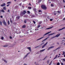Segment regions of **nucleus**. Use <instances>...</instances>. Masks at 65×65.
Instances as JSON below:
<instances>
[{
    "label": "nucleus",
    "instance_id": "obj_57",
    "mask_svg": "<svg viewBox=\"0 0 65 65\" xmlns=\"http://www.w3.org/2000/svg\"><path fill=\"white\" fill-rule=\"evenodd\" d=\"M63 2H65V1H64V0H63Z\"/></svg>",
    "mask_w": 65,
    "mask_h": 65
},
{
    "label": "nucleus",
    "instance_id": "obj_26",
    "mask_svg": "<svg viewBox=\"0 0 65 65\" xmlns=\"http://www.w3.org/2000/svg\"><path fill=\"white\" fill-rule=\"evenodd\" d=\"M50 49H51V47H49L47 49V50H50Z\"/></svg>",
    "mask_w": 65,
    "mask_h": 65
},
{
    "label": "nucleus",
    "instance_id": "obj_50",
    "mask_svg": "<svg viewBox=\"0 0 65 65\" xmlns=\"http://www.w3.org/2000/svg\"><path fill=\"white\" fill-rule=\"evenodd\" d=\"M24 23H26V21L25 20L24 21Z\"/></svg>",
    "mask_w": 65,
    "mask_h": 65
},
{
    "label": "nucleus",
    "instance_id": "obj_38",
    "mask_svg": "<svg viewBox=\"0 0 65 65\" xmlns=\"http://www.w3.org/2000/svg\"><path fill=\"white\" fill-rule=\"evenodd\" d=\"M10 22L11 23H12V21L11 20V19H10Z\"/></svg>",
    "mask_w": 65,
    "mask_h": 65
},
{
    "label": "nucleus",
    "instance_id": "obj_15",
    "mask_svg": "<svg viewBox=\"0 0 65 65\" xmlns=\"http://www.w3.org/2000/svg\"><path fill=\"white\" fill-rule=\"evenodd\" d=\"M3 23L5 26H6V22H5L4 21L3 22Z\"/></svg>",
    "mask_w": 65,
    "mask_h": 65
},
{
    "label": "nucleus",
    "instance_id": "obj_48",
    "mask_svg": "<svg viewBox=\"0 0 65 65\" xmlns=\"http://www.w3.org/2000/svg\"><path fill=\"white\" fill-rule=\"evenodd\" d=\"M61 65H63V63H61Z\"/></svg>",
    "mask_w": 65,
    "mask_h": 65
},
{
    "label": "nucleus",
    "instance_id": "obj_7",
    "mask_svg": "<svg viewBox=\"0 0 65 65\" xmlns=\"http://www.w3.org/2000/svg\"><path fill=\"white\" fill-rule=\"evenodd\" d=\"M60 35V34H58L55 36V37H58Z\"/></svg>",
    "mask_w": 65,
    "mask_h": 65
},
{
    "label": "nucleus",
    "instance_id": "obj_21",
    "mask_svg": "<svg viewBox=\"0 0 65 65\" xmlns=\"http://www.w3.org/2000/svg\"><path fill=\"white\" fill-rule=\"evenodd\" d=\"M62 28L61 29H59L58 30V31H61V30H62Z\"/></svg>",
    "mask_w": 65,
    "mask_h": 65
},
{
    "label": "nucleus",
    "instance_id": "obj_59",
    "mask_svg": "<svg viewBox=\"0 0 65 65\" xmlns=\"http://www.w3.org/2000/svg\"><path fill=\"white\" fill-rule=\"evenodd\" d=\"M29 5H30V6H31V4H29Z\"/></svg>",
    "mask_w": 65,
    "mask_h": 65
},
{
    "label": "nucleus",
    "instance_id": "obj_60",
    "mask_svg": "<svg viewBox=\"0 0 65 65\" xmlns=\"http://www.w3.org/2000/svg\"><path fill=\"white\" fill-rule=\"evenodd\" d=\"M63 39H65V38H63Z\"/></svg>",
    "mask_w": 65,
    "mask_h": 65
},
{
    "label": "nucleus",
    "instance_id": "obj_34",
    "mask_svg": "<svg viewBox=\"0 0 65 65\" xmlns=\"http://www.w3.org/2000/svg\"><path fill=\"white\" fill-rule=\"evenodd\" d=\"M56 12H54V15H56Z\"/></svg>",
    "mask_w": 65,
    "mask_h": 65
},
{
    "label": "nucleus",
    "instance_id": "obj_27",
    "mask_svg": "<svg viewBox=\"0 0 65 65\" xmlns=\"http://www.w3.org/2000/svg\"><path fill=\"white\" fill-rule=\"evenodd\" d=\"M4 47H7L8 45H5L4 46Z\"/></svg>",
    "mask_w": 65,
    "mask_h": 65
},
{
    "label": "nucleus",
    "instance_id": "obj_44",
    "mask_svg": "<svg viewBox=\"0 0 65 65\" xmlns=\"http://www.w3.org/2000/svg\"><path fill=\"white\" fill-rule=\"evenodd\" d=\"M64 54H65V52H63V55H64Z\"/></svg>",
    "mask_w": 65,
    "mask_h": 65
},
{
    "label": "nucleus",
    "instance_id": "obj_58",
    "mask_svg": "<svg viewBox=\"0 0 65 65\" xmlns=\"http://www.w3.org/2000/svg\"><path fill=\"white\" fill-rule=\"evenodd\" d=\"M29 5H30V6H31V4H29Z\"/></svg>",
    "mask_w": 65,
    "mask_h": 65
},
{
    "label": "nucleus",
    "instance_id": "obj_39",
    "mask_svg": "<svg viewBox=\"0 0 65 65\" xmlns=\"http://www.w3.org/2000/svg\"><path fill=\"white\" fill-rule=\"evenodd\" d=\"M37 53L38 54H40V52H38Z\"/></svg>",
    "mask_w": 65,
    "mask_h": 65
},
{
    "label": "nucleus",
    "instance_id": "obj_20",
    "mask_svg": "<svg viewBox=\"0 0 65 65\" xmlns=\"http://www.w3.org/2000/svg\"><path fill=\"white\" fill-rule=\"evenodd\" d=\"M26 27V25H24L22 26V28H24Z\"/></svg>",
    "mask_w": 65,
    "mask_h": 65
},
{
    "label": "nucleus",
    "instance_id": "obj_5",
    "mask_svg": "<svg viewBox=\"0 0 65 65\" xmlns=\"http://www.w3.org/2000/svg\"><path fill=\"white\" fill-rule=\"evenodd\" d=\"M49 38V37H48V38H46L45 39H44V40H43L42 41V42H43L44 41H45V40H47V39H48V38Z\"/></svg>",
    "mask_w": 65,
    "mask_h": 65
},
{
    "label": "nucleus",
    "instance_id": "obj_1",
    "mask_svg": "<svg viewBox=\"0 0 65 65\" xmlns=\"http://www.w3.org/2000/svg\"><path fill=\"white\" fill-rule=\"evenodd\" d=\"M41 7L42 9H44L45 10H46V9L47 8L44 5H42L41 6Z\"/></svg>",
    "mask_w": 65,
    "mask_h": 65
},
{
    "label": "nucleus",
    "instance_id": "obj_13",
    "mask_svg": "<svg viewBox=\"0 0 65 65\" xmlns=\"http://www.w3.org/2000/svg\"><path fill=\"white\" fill-rule=\"evenodd\" d=\"M43 37H42L40 38H39V39L37 40H37H40V39H42V38H43Z\"/></svg>",
    "mask_w": 65,
    "mask_h": 65
},
{
    "label": "nucleus",
    "instance_id": "obj_46",
    "mask_svg": "<svg viewBox=\"0 0 65 65\" xmlns=\"http://www.w3.org/2000/svg\"><path fill=\"white\" fill-rule=\"evenodd\" d=\"M27 12H28V13H30V11H27Z\"/></svg>",
    "mask_w": 65,
    "mask_h": 65
},
{
    "label": "nucleus",
    "instance_id": "obj_41",
    "mask_svg": "<svg viewBox=\"0 0 65 65\" xmlns=\"http://www.w3.org/2000/svg\"><path fill=\"white\" fill-rule=\"evenodd\" d=\"M63 61H65V59H63Z\"/></svg>",
    "mask_w": 65,
    "mask_h": 65
},
{
    "label": "nucleus",
    "instance_id": "obj_49",
    "mask_svg": "<svg viewBox=\"0 0 65 65\" xmlns=\"http://www.w3.org/2000/svg\"><path fill=\"white\" fill-rule=\"evenodd\" d=\"M0 17L1 18H3V16H0Z\"/></svg>",
    "mask_w": 65,
    "mask_h": 65
},
{
    "label": "nucleus",
    "instance_id": "obj_47",
    "mask_svg": "<svg viewBox=\"0 0 65 65\" xmlns=\"http://www.w3.org/2000/svg\"><path fill=\"white\" fill-rule=\"evenodd\" d=\"M9 4H8V5H7V7H8V6H9Z\"/></svg>",
    "mask_w": 65,
    "mask_h": 65
},
{
    "label": "nucleus",
    "instance_id": "obj_63",
    "mask_svg": "<svg viewBox=\"0 0 65 65\" xmlns=\"http://www.w3.org/2000/svg\"><path fill=\"white\" fill-rule=\"evenodd\" d=\"M36 30H37V29H35V30L36 31Z\"/></svg>",
    "mask_w": 65,
    "mask_h": 65
},
{
    "label": "nucleus",
    "instance_id": "obj_35",
    "mask_svg": "<svg viewBox=\"0 0 65 65\" xmlns=\"http://www.w3.org/2000/svg\"><path fill=\"white\" fill-rule=\"evenodd\" d=\"M51 6H54V5H53V4H52L51 5Z\"/></svg>",
    "mask_w": 65,
    "mask_h": 65
},
{
    "label": "nucleus",
    "instance_id": "obj_43",
    "mask_svg": "<svg viewBox=\"0 0 65 65\" xmlns=\"http://www.w3.org/2000/svg\"><path fill=\"white\" fill-rule=\"evenodd\" d=\"M57 12H58V13H60V12L59 11H58Z\"/></svg>",
    "mask_w": 65,
    "mask_h": 65
},
{
    "label": "nucleus",
    "instance_id": "obj_33",
    "mask_svg": "<svg viewBox=\"0 0 65 65\" xmlns=\"http://www.w3.org/2000/svg\"><path fill=\"white\" fill-rule=\"evenodd\" d=\"M8 25H9V21H8Z\"/></svg>",
    "mask_w": 65,
    "mask_h": 65
},
{
    "label": "nucleus",
    "instance_id": "obj_23",
    "mask_svg": "<svg viewBox=\"0 0 65 65\" xmlns=\"http://www.w3.org/2000/svg\"><path fill=\"white\" fill-rule=\"evenodd\" d=\"M55 33H53L52 34H51V35H54V34H55Z\"/></svg>",
    "mask_w": 65,
    "mask_h": 65
},
{
    "label": "nucleus",
    "instance_id": "obj_54",
    "mask_svg": "<svg viewBox=\"0 0 65 65\" xmlns=\"http://www.w3.org/2000/svg\"><path fill=\"white\" fill-rule=\"evenodd\" d=\"M63 20H65V18H63Z\"/></svg>",
    "mask_w": 65,
    "mask_h": 65
},
{
    "label": "nucleus",
    "instance_id": "obj_4",
    "mask_svg": "<svg viewBox=\"0 0 65 65\" xmlns=\"http://www.w3.org/2000/svg\"><path fill=\"white\" fill-rule=\"evenodd\" d=\"M48 43L47 42H46L43 46H42V48H44V47L46 45V44H47Z\"/></svg>",
    "mask_w": 65,
    "mask_h": 65
},
{
    "label": "nucleus",
    "instance_id": "obj_31",
    "mask_svg": "<svg viewBox=\"0 0 65 65\" xmlns=\"http://www.w3.org/2000/svg\"><path fill=\"white\" fill-rule=\"evenodd\" d=\"M0 25H2V22L1 21H0Z\"/></svg>",
    "mask_w": 65,
    "mask_h": 65
},
{
    "label": "nucleus",
    "instance_id": "obj_24",
    "mask_svg": "<svg viewBox=\"0 0 65 65\" xmlns=\"http://www.w3.org/2000/svg\"><path fill=\"white\" fill-rule=\"evenodd\" d=\"M4 39V37H2L1 38V39H2V40H3Z\"/></svg>",
    "mask_w": 65,
    "mask_h": 65
},
{
    "label": "nucleus",
    "instance_id": "obj_36",
    "mask_svg": "<svg viewBox=\"0 0 65 65\" xmlns=\"http://www.w3.org/2000/svg\"><path fill=\"white\" fill-rule=\"evenodd\" d=\"M53 19H50V21H53Z\"/></svg>",
    "mask_w": 65,
    "mask_h": 65
},
{
    "label": "nucleus",
    "instance_id": "obj_2",
    "mask_svg": "<svg viewBox=\"0 0 65 65\" xmlns=\"http://www.w3.org/2000/svg\"><path fill=\"white\" fill-rule=\"evenodd\" d=\"M26 13V11H23V12H22L21 13H20V15L21 16H23V14H25Z\"/></svg>",
    "mask_w": 65,
    "mask_h": 65
},
{
    "label": "nucleus",
    "instance_id": "obj_25",
    "mask_svg": "<svg viewBox=\"0 0 65 65\" xmlns=\"http://www.w3.org/2000/svg\"><path fill=\"white\" fill-rule=\"evenodd\" d=\"M54 46H52L50 47V48H54Z\"/></svg>",
    "mask_w": 65,
    "mask_h": 65
},
{
    "label": "nucleus",
    "instance_id": "obj_55",
    "mask_svg": "<svg viewBox=\"0 0 65 65\" xmlns=\"http://www.w3.org/2000/svg\"><path fill=\"white\" fill-rule=\"evenodd\" d=\"M35 64H36V62H35Z\"/></svg>",
    "mask_w": 65,
    "mask_h": 65
},
{
    "label": "nucleus",
    "instance_id": "obj_64",
    "mask_svg": "<svg viewBox=\"0 0 65 65\" xmlns=\"http://www.w3.org/2000/svg\"><path fill=\"white\" fill-rule=\"evenodd\" d=\"M64 45H65V43L64 44Z\"/></svg>",
    "mask_w": 65,
    "mask_h": 65
},
{
    "label": "nucleus",
    "instance_id": "obj_17",
    "mask_svg": "<svg viewBox=\"0 0 65 65\" xmlns=\"http://www.w3.org/2000/svg\"><path fill=\"white\" fill-rule=\"evenodd\" d=\"M55 37H56V36H54V37H51V39H53V38H55Z\"/></svg>",
    "mask_w": 65,
    "mask_h": 65
},
{
    "label": "nucleus",
    "instance_id": "obj_56",
    "mask_svg": "<svg viewBox=\"0 0 65 65\" xmlns=\"http://www.w3.org/2000/svg\"><path fill=\"white\" fill-rule=\"evenodd\" d=\"M24 65H27L26 64L24 63Z\"/></svg>",
    "mask_w": 65,
    "mask_h": 65
},
{
    "label": "nucleus",
    "instance_id": "obj_32",
    "mask_svg": "<svg viewBox=\"0 0 65 65\" xmlns=\"http://www.w3.org/2000/svg\"><path fill=\"white\" fill-rule=\"evenodd\" d=\"M60 65V63L59 62H58L57 64V65Z\"/></svg>",
    "mask_w": 65,
    "mask_h": 65
},
{
    "label": "nucleus",
    "instance_id": "obj_30",
    "mask_svg": "<svg viewBox=\"0 0 65 65\" xmlns=\"http://www.w3.org/2000/svg\"><path fill=\"white\" fill-rule=\"evenodd\" d=\"M28 9H31V7H28Z\"/></svg>",
    "mask_w": 65,
    "mask_h": 65
},
{
    "label": "nucleus",
    "instance_id": "obj_16",
    "mask_svg": "<svg viewBox=\"0 0 65 65\" xmlns=\"http://www.w3.org/2000/svg\"><path fill=\"white\" fill-rule=\"evenodd\" d=\"M11 3V2H9L7 3V4H10Z\"/></svg>",
    "mask_w": 65,
    "mask_h": 65
},
{
    "label": "nucleus",
    "instance_id": "obj_11",
    "mask_svg": "<svg viewBox=\"0 0 65 65\" xmlns=\"http://www.w3.org/2000/svg\"><path fill=\"white\" fill-rule=\"evenodd\" d=\"M52 28H53V26L47 28L46 29V30H49V29H52Z\"/></svg>",
    "mask_w": 65,
    "mask_h": 65
},
{
    "label": "nucleus",
    "instance_id": "obj_61",
    "mask_svg": "<svg viewBox=\"0 0 65 65\" xmlns=\"http://www.w3.org/2000/svg\"><path fill=\"white\" fill-rule=\"evenodd\" d=\"M14 1L15 2L17 1V0H14Z\"/></svg>",
    "mask_w": 65,
    "mask_h": 65
},
{
    "label": "nucleus",
    "instance_id": "obj_12",
    "mask_svg": "<svg viewBox=\"0 0 65 65\" xmlns=\"http://www.w3.org/2000/svg\"><path fill=\"white\" fill-rule=\"evenodd\" d=\"M3 60L6 63H7V61L4 59H3Z\"/></svg>",
    "mask_w": 65,
    "mask_h": 65
},
{
    "label": "nucleus",
    "instance_id": "obj_52",
    "mask_svg": "<svg viewBox=\"0 0 65 65\" xmlns=\"http://www.w3.org/2000/svg\"><path fill=\"white\" fill-rule=\"evenodd\" d=\"M48 36H51V34H49L48 35Z\"/></svg>",
    "mask_w": 65,
    "mask_h": 65
},
{
    "label": "nucleus",
    "instance_id": "obj_18",
    "mask_svg": "<svg viewBox=\"0 0 65 65\" xmlns=\"http://www.w3.org/2000/svg\"><path fill=\"white\" fill-rule=\"evenodd\" d=\"M58 56V55H56V57H55L54 59H56L57 58V57Z\"/></svg>",
    "mask_w": 65,
    "mask_h": 65
},
{
    "label": "nucleus",
    "instance_id": "obj_9",
    "mask_svg": "<svg viewBox=\"0 0 65 65\" xmlns=\"http://www.w3.org/2000/svg\"><path fill=\"white\" fill-rule=\"evenodd\" d=\"M5 5H6V4H5V3H4L3 4L1 5V6L2 7L5 6Z\"/></svg>",
    "mask_w": 65,
    "mask_h": 65
},
{
    "label": "nucleus",
    "instance_id": "obj_42",
    "mask_svg": "<svg viewBox=\"0 0 65 65\" xmlns=\"http://www.w3.org/2000/svg\"><path fill=\"white\" fill-rule=\"evenodd\" d=\"M59 48H60V47H59L57 48V50H58V49H59Z\"/></svg>",
    "mask_w": 65,
    "mask_h": 65
},
{
    "label": "nucleus",
    "instance_id": "obj_6",
    "mask_svg": "<svg viewBox=\"0 0 65 65\" xmlns=\"http://www.w3.org/2000/svg\"><path fill=\"white\" fill-rule=\"evenodd\" d=\"M51 32H52V31H51L49 32H48L44 34L43 36H45V35H46L47 34H49V33H51Z\"/></svg>",
    "mask_w": 65,
    "mask_h": 65
},
{
    "label": "nucleus",
    "instance_id": "obj_40",
    "mask_svg": "<svg viewBox=\"0 0 65 65\" xmlns=\"http://www.w3.org/2000/svg\"><path fill=\"white\" fill-rule=\"evenodd\" d=\"M65 29V27H63L62 28V30H63V29Z\"/></svg>",
    "mask_w": 65,
    "mask_h": 65
},
{
    "label": "nucleus",
    "instance_id": "obj_53",
    "mask_svg": "<svg viewBox=\"0 0 65 65\" xmlns=\"http://www.w3.org/2000/svg\"><path fill=\"white\" fill-rule=\"evenodd\" d=\"M10 39H11L12 38V37H10Z\"/></svg>",
    "mask_w": 65,
    "mask_h": 65
},
{
    "label": "nucleus",
    "instance_id": "obj_3",
    "mask_svg": "<svg viewBox=\"0 0 65 65\" xmlns=\"http://www.w3.org/2000/svg\"><path fill=\"white\" fill-rule=\"evenodd\" d=\"M30 54V52H29L27 53V54L25 55L24 57L23 58L25 59V58H26L27 57V56L29 55V54Z\"/></svg>",
    "mask_w": 65,
    "mask_h": 65
},
{
    "label": "nucleus",
    "instance_id": "obj_8",
    "mask_svg": "<svg viewBox=\"0 0 65 65\" xmlns=\"http://www.w3.org/2000/svg\"><path fill=\"white\" fill-rule=\"evenodd\" d=\"M27 48L28 50H29V51L30 52H31V48L30 47H28Z\"/></svg>",
    "mask_w": 65,
    "mask_h": 65
},
{
    "label": "nucleus",
    "instance_id": "obj_29",
    "mask_svg": "<svg viewBox=\"0 0 65 65\" xmlns=\"http://www.w3.org/2000/svg\"><path fill=\"white\" fill-rule=\"evenodd\" d=\"M40 27V25H38V26L37 27V28H39V27Z\"/></svg>",
    "mask_w": 65,
    "mask_h": 65
},
{
    "label": "nucleus",
    "instance_id": "obj_28",
    "mask_svg": "<svg viewBox=\"0 0 65 65\" xmlns=\"http://www.w3.org/2000/svg\"><path fill=\"white\" fill-rule=\"evenodd\" d=\"M2 11L3 12H5V11H4V10H2Z\"/></svg>",
    "mask_w": 65,
    "mask_h": 65
},
{
    "label": "nucleus",
    "instance_id": "obj_62",
    "mask_svg": "<svg viewBox=\"0 0 65 65\" xmlns=\"http://www.w3.org/2000/svg\"><path fill=\"white\" fill-rule=\"evenodd\" d=\"M64 57H65V54L64 55Z\"/></svg>",
    "mask_w": 65,
    "mask_h": 65
},
{
    "label": "nucleus",
    "instance_id": "obj_37",
    "mask_svg": "<svg viewBox=\"0 0 65 65\" xmlns=\"http://www.w3.org/2000/svg\"><path fill=\"white\" fill-rule=\"evenodd\" d=\"M33 23H34V24H35L36 23L34 21H33Z\"/></svg>",
    "mask_w": 65,
    "mask_h": 65
},
{
    "label": "nucleus",
    "instance_id": "obj_22",
    "mask_svg": "<svg viewBox=\"0 0 65 65\" xmlns=\"http://www.w3.org/2000/svg\"><path fill=\"white\" fill-rule=\"evenodd\" d=\"M38 12L39 13H40L41 12V10H39L38 11Z\"/></svg>",
    "mask_w": 65,
    "mask_h": 65
},
{
    "label": "nucleus",
    "instance_id": "obj_51",
    "mask_svg": "<svg viewBox=\"0 0 65 65\" xmlns=\"http://www.w3.org/2000/svg\"><path fill=\"white\" fill-rule=\"evenodd\" d=\"M10 11L8 9V12H10Z\"/></svg>",
    "mask_w": 65,
    "mask_h": 65
},
{
    "label": "nucleus",
    "instance_id": "obj_10",
    "mask_svg": "<svg viewBox=\"0 0 65 65\" xmlns=\"http://www.w3.org/2000/svg\"><path fill=\"white\" fill-rule=\"evenodd\" d=\"M45 49L42 50H40V52H41V53H42V52H44V51H45Z\"/></svg>",
    "mask_w": 65,
    "mask_h": 65
},
{
    "label": "nucleus",
    "instance_id": "obj_14",
    "mask_svg": "<svg viewBox=\"0 0 65 65\" xmlns=\"http://www.w3.org/2000/svg\"><path fill=\"white\" fill-rule=\"evenodd\" d=\"M19 19L20 17H18L16 18V20H19Z\"/></svg>",
    "mask_w": 65,
    "mask_h": 65
},
{
    "label": "nucleus",
    "instance_id": "obj_45",
    "mask_svg": "<svg viewBox=\"0 0 65 65\" xmlns=\"http://www.w3.org/2000/svg\"><path fill=\"white\" fill-rule=\"evenodd\" d=\"M52 62H53V61H51V62L50 63V65H51V63H52Z\"/></svg>",
    "mask_w": 65,
    "mask_h": 65
},
{
    "label": "nucleus",
    "instance_id": "obj_19",
    "mask_svg": "<svg viewBox=\"0 0 65 65\" xmlns=\"http://www.w3.org/2000/svg\"><path fill=\"white\" fill-rule=\"evenodd\" d=\"M3 9H4V10H6V8H5V7H3Z\"/></svg>",
    "mask_w": 65,
    "mask_h": 65
}]
</instances>
